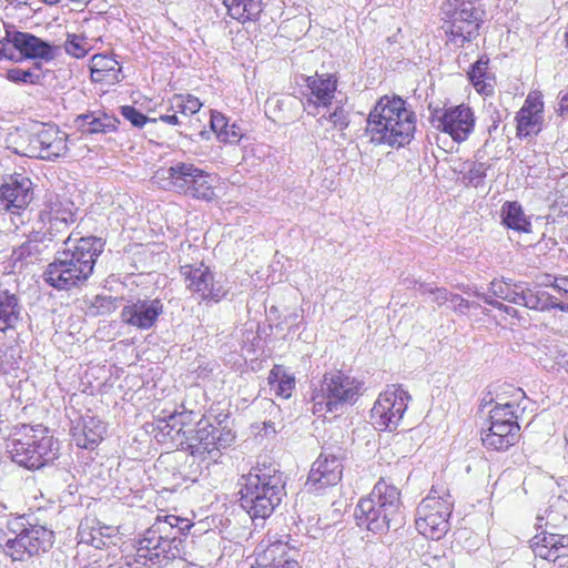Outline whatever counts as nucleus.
Returning a JSON list of instances; mask_svg holds the SVG:
<instances>
[{"label": "nucleus", "mask_w": 568, "mask_h": 568, "mask_svg": "<svg viewBox=\"0 0 568 568\" xmlns=\"http://www.w3.org/2000/svg\"><path fill=\"white\" fill-rule=\"evenodd\" d=\"M235 440V434L225 426H214L209 420L200 418L195 428L184 430L185 449L201 462L216 463L222 449L230 447Z\"/></svg>", "instance_id": "obj_9"}, {"label": "nucleus", "mask_w": 568, "mask_h": 568, "mask_svg": "<svg viewBox=\"0 0 568 568\" xmlns=\"http://www.w3.org/2000/svg\"><path fill=\"white\" fill-rule=\"evenodd\" d=\"M116 123L115 118L101 111L80 114L74 120L77 129L83 134L112 132L116 129Z\"/></svg>", "instance_id": "obj_31"}, {"label": "nucleus", "mask_w": 568, "mask_h": 568, "mask_svg": "<svg viewBox=\"0 0 568 568\" xmlns=\"http://www.w3.org/2000/svg\"><path fill=\"white\" fill-rule=\"evenodd\" d=\"M447 494H449V493L447 490H445L443 487L438 488L437 486H433L427 496L434 495V497H439L442 500V499H446Z\"/></svg>", "instance_id": "obj_55"}, {"label": "nucleus", "mask_w": 568, "mask_h": 568, "mask_svg": "<svg viewBox=\"0 0 568 568\" xmlns=\"http://www.w3.org/2000/svg\"><path fill=\"white\" fill-rule=\"evenodd\" d=\"M485 303L504 312L505 314H507L510 317H516L518 320L520 318L519 311L513 306L506 305V304H504L497 300H494V298H485Z\"/></svg>", "instance_id": "obj_51"}, {"label": "nucleus", "mask_w": 568, "mask_h": 568, "mask_svg": "<svg viewBox=\"0 0 568 568\" xmlns=\"http://www.w3.org/2000/svg\"><path fill=\"white\" fill-rule=\"evenodd\" d=\"M98 528H102V532H103V538L104 537H111L112 536V532H113V529L111 527H102V526H99Z\"/></svg>", "instance_id": "obj_61"}, {"label": "nucleus", "mask_w": 568, "mask_h": 568, "mask_svg": "<svg viewBox=\"0 0 568 568\" xmlns=\"http://www.w3.org/2000/svg\"><path fill=\"white\" fill-rule=\"evenodd\" d=\"M486 176L485 163H474L467 172V178L474 186H478Z\"/></svg>", "instance_id": "obj_49"}, {"label": "nucleus", "mask_w": 568, "mask_h": 568, "mask_svg": "<svg viewBox=\"0 0 568 568\" xmlns=\"http://www.w3.org/2000/svg\"><path fill=\"white\" fill-rule=\"evenodd\" d=\"M354 516L357 526L374 534L397 529L404 523L400 490L381 478L372 491L358 500Z\"/></svg>", "instance_id": "obj_3"}, {"label": "nucleus", "mask_w": 568, "mask_h": 568, "mask_svg": "<svg viewBox=\"0 0 568 568\" xmlns=\"http://www.w3.org/2000/svg\"><path fill=\"white\" fill-rule=\"evenodd\" d=\"M434 125L452 136L455 142L468 139L475 128L473 110L465 104L437 110L433 114Z\"/></svg>", "instance_id": "obj_16"}, {"label": "nucleus", "mask_w": 568, "mask_h": 568, "mask_svg": "<svg viewBox=\"0 0 568 568\" xmlns=\"http://www.w3.org/2000/svg\"><path fill=\"white\" fill-rule=\"evenodd\" d=\"M450 304H452V308L455 313H458V314H466V312L470 308V307H477L478 304L474 303V302H469L468 300H465L463 296H460L459 294H452V297H450Z\"/></svg>", "instance_id": "obj_48"}, {"label": "nucleus", "mask_w": 568, "mask_h": 568, "mask_svg": "<svg viewBox=\"0 0 568 568\" xmlns=\"http://www.w3.org/2000/svg\"><path fill=\"white\" fill-rule=\"evenodd\" d=\"M42 2H44L45 4H49V6H60L62 8V0H41Z\"/></svg>", "instance_id": "obj_63"}, {"label": "nucleus", "mask_w": 568, "mask_h": 568, "mask_svg": "<svg viewBox=\"0 0 568 568\" xmlns=\"http://www.w3.org/2000/svg\"><path fill=\"white\" fill-rule=\"evenodd\" d=\"M241 507L252 519H266L281 505L285 490V475L274 463H257L241 478Z\"/></svg>", "instance_id": "obj_1"}, {"label": "nucleus", "mask_w": 568, "mask_h": 568, "mask_svg": "<svg viewBox=\"0 0 568 568\" xmlns=\"http://www.w3.org/2000/svg\"><path fill=\"white\" fill-rule=\"evenodd\" d=\"M559 106H560V110L564 112V111H567L568 112V92L561 97L560 99V102H559Z\"/></svg>", "instance_id": "obj_60"}, {"label": "nucleus", "mask_w": 568, "mask_h": 568, "mask_svg": "<svg viewBox=\"0 0 568 568\" xmlns=\"http://www.w3.org/2000/svg\"><path fill=\"white\" fill-rule=\"evenodd\" d=\"M417 290L422 295H426V294L432 295L435 287H433L432 285H429L427 283H418Z\"/></svg>", "instance_id": "obj_56"}, {"label": "nucleus", "mask_w": 568, "mask_h": 568, "mask_svg": "<svg viewBox=\"0 0 568 568\" xmlns=\"http://www.w3.org/2000/svg\"><path fill=\"white\" fill-rule=\"evenodd\" d=\"M158 187L196 200L211 202L215 199L213 176L191 162H175L159 169L152 176Z\"/></svg>", "instance_id": "obj_7"}, {"label": "nucleus", "mask_w": 568, "mask_h": 568, "mask_svg": "<svg viewBox=\"0 0 568 568\" xmlns=\"http://www.w3.org/2000/svg\"><path fill=\"white\" fill-rule=\"evenodd\" d=\"M63 253H69V261L79 268L80 278H90L93 274L97 258L103 252L104 241L97 236L73 239L69 235L62 240Z\"/></svg>", "instance_id": "obj_14"}, {"label": "nucleus", "mask_w": 568, "mask_h": 568, "mask_svg": "<svg viewBox=\"0 0 568 568\" xmlns=\"http://www.w3.org/2000/svg\"><path fill=\"white\" fill-rule=\"evenodd\" d=\"M445 36H473L484 22V11L470 0H445L442 3Z\"/></svg>", "instance_id": "obj_11"}, {"label": "nucleus", "mask_w": 568, "mask_h": 568, "mask_svg": "<svg viewBox=\"0 0 568 568\" xmlns=\"http://www.w3.org/2000/svg\"><path fill=\"white\" fill-rule=\"evenodd\" d=\"M199 397H204L203 390L197 386L190 388L185 399L182 403V410L171 414L169 416L168 424H165L163 427H159L161 429H164L165 427L174 429L178 425H180V428L176 432L178 434L182 433L184 435V430L190 429L186 428L187 426H191L192 424L196 425V422L200 418H204L203 406L200 405L196 400Z\"/></svg>", "instance_id": "obj_25"}, {"label": "nucleus", "mask_w": 568, "mask_h": 568, "mask_svg": "<svg viewBox=\"0 0 568 568\" xmlns=\"http://www.w3.org/2000/svg\"><path fill=\"white\" fill-rule=\"evenodd\" d=\"M566 453L568 454V428L565 430Z\"/></svg>", "instance_id": "obj_64"}, {"label": "nucleus", "mask_w": 568, "mask_h": 568, "mask_svg": "<svg viewBox=\"0 0 568 568\" xmlns=\"http://www.w3.org/2000/svg\"><path fill=\"white\" fill-rule=\"evenodd\" d=\"M33 199L32 182L22 174L3 179L0 185V210L20 216Z\"/></svg>", "instance_id": "obj_19"}, {"label": "nucleus", "mask_w": 568, "mask_h": 568, "mask_svg": "<svg viewBox=\"0 0 568 568\" xmlns=\"http://www.w3.org/2000/svg\"><path fill=\"white\" fill-rule=\"evenodd\" d=\"M518 404L515 400L505 403H496L489 412V425H497L501 423L518 424Z\"/></svg>", "instance_id": "obj_36"}, {"label": "nucleus", "mask_w": 568, "mask_h": 568, "mask_svg": "<svg viewBox=\"0 0 568 568\" xmlns=\"http://www.w3.org/2000/svg\"><path fill=\"white\" fill-rule=\"evenodd\" d=\"M268 384L277 396L288 398L295 387V378L287 375L283 366L275 365L268 374Z\"/></svg>", "instance_id": "obj_35"}, {"label": "nucleus", "mask_w": 568, "mask_h": 568, "mask_svg": "<svg viewBox=\"0 0 568 568\" xmlns=\"http://www.w3.org/2000/svg\"><path fill=\"white\" fill-rule=\"evenodd\" d=\"M227 13L241 22L255 20L262 12V0H222Z\"/></svg>", "instance_id": "obj_32"}, {"label": "nucleus", "mask_w": 568, "mask_h": 568, "mask_svg": "<svg viewBox=\"0 0 568 568\" xmlns=\"http://www.w3.org/2000/svg\"><path fill=\"white\" fill-rule=\"evenodd\" d=\"M39 222L50 243H59L75 222L74 204L59 196H50L39 212Z\"/></svg>", "instance_id": "obj_13"}, {"label": "nucleus", "mask_w": 568, "mask_h": 568, "mask_svg": "<svg viewBox=\"0 0 568 568\" xmlns=\"http://www.w3.org/2000/svg\"><path fill=\"white\" fill-rule=\"evenodd\" d=\"M541 104H525L517 115V134L527 136L530 133H537L541 123Z\"/></svg>", "instance_id": "obj_33"}, {"label": "nucleus", "mask_w": 568, "mask_h": 568, "mask_svg": "<svg viewBox=\"0 0 568 568\" xmlns=\"http://www.w3.org/2000/svg\"><path fill=\"white\" fill-rule=\"evenodd\" d=\"M122 116L131 122L136 128H142L146 122H155L156 119H150L144 115L142 112L136 110L132 105H123L121 106Z\"/></svg>", "instance_id": "obj_44"}, {"label": "nucleus", "mask_w": 568, "mask_h": 568, "mask_svg": "<svg viewBox=\"0 0 568 568\" xmlns=\"http://www.w3.org/2000/svg\"><path fill=\"white\" fill-rule=\"evenodd\" d=\"M229 120L220 112H212L211 114V128L216 133L220 140V133L227 129Z\"/></svg>", "instance_id": "obj_50"}, {"label": "nucleus", "mask_w": 568, "mask_h": 568, "mask_svg": "<svg viewBox=\"0 0 568 568\" xmlns=\"http://www.w3.org/2000/svg\"><path fill=\"white\" fill-rule=\"evenodd\" d=\"M164 306L159 298L128 301L121 310L122 322L141 331L152 328L163 314Z\"/></svg>", "instance_id": "obj_23"}, {"label": "nucleus", "mask_w": 568, "mask_h": 568, "mask_svg": "<svg viewBox=\"0 0 568 568\" xmlns=\"http://www.w3.org/2000/svg\"><path fill=\"white\" fill-rule=\"evenodd\" d=\"M551 286L568 298V277L556 278Z\"/></svg>", "instance_id": "obj_53"}, {"label": "nucleus", "mask_w": 568, "mask_h": 568, "mask_svg": "<svg viewBox=\"0 0 568 568\" xmlns=\"http://www.w3.org/2000/svg\"><path fill=\"white\" fill-rule=\"evenodd\" d=\"M53 544L54 532L24 515L9 518L0 537L1 549L13 561H27L49 551Z\"/></svg>", "instance_id": "obj_4"}, {"label": "nucleus", "mask_w": 568, "mask_h": 568, "mask_svg": "<svg viewBox=\"0 0 568 568\" xmlns=\"http://www.w3.org/2000/svg\"><path fill=\"white\" fill-rule=\"evenodd\" d=\"M452 294L447 288L445 287H435L433 291V302L436 303L438 306L444 305L445 303L450 301Z\"/></svg>", "instance_id": "obj_52"}, {"label": "nucleus", "mask_w": 568, "mask_h": 568, "mask_svg": "<svg viewBox=\"0 0 568 568\" xmlns=\"http://www.w3.org/2000/svg\"><path fill=\"white\" fill-rule=\"evenodd\" d=\"M342 475L341 457L322 453L312 464L305 488L315 494H323L327 488L336 486L342 480Z\"/></svg>", "instance_id": "obj_18"}, {"label": "nucleus", "mask_w": 568, "mask_h": 568, "mask_svg": "<svg viewBox=\"0 0 568 568\" xmlns=\"http://www.w3.org/2000/svg\"><path fill=\"white\" fill-rule=\"evenodd\" d=\"M503 224L517 232H529L530 222L518 202H505L501 206Z\"/></svg>", "instance_id": "obj_34"}, {"label": "nucleus", "mask_w": 568, "mask_h": 568, "mask_svg": "<svg viewBox=\"0 0 568 568\" xmlns=\"http://www.w3.org/2000/svg\"><path fill=\"white\" fill-rule=\"evenodd\" d=\"M466 293H469L480 300H483L485 302V298H493L490 294H485V293H481L479 292L478 290H474V291H465Z\"/></svg>", "instance_id": "obj_59"}, {"label": "nucleus", "mask_w": 568, "mask_h": 568, "mask_svg": "<svg viewBox=\"0 0 568 568\" xmlns=\"http://www.w3.org/2000/svg\"><path fill=\"white\" fill-rule=\"evenodd\" d=\"M67 151V133L57 126L47 125L30 136L26 155L52 161Z\"/></svg>", "instance_id": "obj_21"}, {"label": "nucleus", "mask_w": 568, "mask_h": 568, "mask_svg": "<svg viewBox=\"0 0 568 568\" xmlns=\"http://www.w3.org/2000/svg\"><path fill=\"white\" fill-rule=\"evenodd\" d=\"M489 58L484 54L471 65L470 71H468L469 81L479 93L487 94L491 91V87L485 82Z\"/></svg>", "instance_id": "obj_37"}, {"label": "nucleus", "mask_w": 568, "mask_h": 568, "mask_svg": "<svg viewBox=\"0 0 568 568\" xmlns=\"http://www.w3.org/2000/svg\"><path fill=\"white\" fill-rule=\"evenodd\" d=\"M551 304H552L551 310L558 308V310H560L562 312H568V303L567 304L566 303H559V302L556 301V298L554 296H552V303Z\"/></svg>", "instance_id": "obj_58"}, {"label": "nucleus", "mask_w": 568, "mask_h": 568, "mask_svg": "<svg viewBox=\"0 0 568 568\" xmlns=\"http://www.w3.org/2000/svg\"><path fill=\"white\" fill-rule=\"evenodd\" d=\"M171 110L175 113H180L183 116H191L200 111L202 103L201 101L191 95L175 94L170 100Z\"/></svg>", "instance_id": "obj_39"}, {"label": "nucleus", "mask_w": 568, "mask_h": 568, "mask_svg": "<svg viewBox=\"0 0 568 568\" xmlns=\"http://www.w3.org/2000/svg\"><path fill=\"white\" fill-rule=\"evenodd\" d=\"M23 305L17 278L4 275L0 282V337L22 321Z\"/></svg>", "instance_id": "obj_20"}, {"label": "nucleus", "mask_w": 568, "mask_h": 568, "mask_svg": "<svg viewBox=\"0 0 568 568\" xmlns=\"http://www.w3.org/2000/svg\"><path fill=\"white\" fill-rule=\"evenodd\" d=\"M54 48L41 38H0V59L20 61L23 59L52 60Z\"/></svg>", "instance_id": "obj_22"}, {"label": "nucleus", "mask_w": 568, "mask_h": 568, "mask_svg": "<svg viewBox=\"0 0 568 568\" xmlns=\"http://www.w3.org/2000/svg\"><path fill=\"white\" fill-rule=\"evenodd\" d=\"M416 114L400 97H382L367 119V132L377 144L402 148L410 143L416 131Z\"/></svg>", "instance_id": "obj_2"}, {"label": "nucleus", "mask_w": 568, "mask_h": 568, "mask_svg": "<svg viewBox=\"0 0 568 568\" xmlns=\"http://www.w3.org/2000/svg\"><path fill=\"white\" fill-rule=\"evenodd\" d=\"M453 504L450 494H447L446 499L442 500L439 497H434V495L427 496L418 506H424L426 514H439V511H444V507L448 508L449 514H452Z\"/></svg>", "instance_id": "obj_41"}, {"label": "nucleus", "mask_w": 568, "mask_h": 568, "mask_svg": "<svg viewBox=\"0 0 568 568\" xmlns=\"http://www.w3.org/2000/svg\"><path fill=\"white\" fill-rule=\"evenodd\" d=\"M186 288L197 294L201 301L219 303L223 300L227 290L214 280V274L209 266L186 264L181 266Z\"/></svg>", "instance_id": "obj_17"}, {"label": "nucleus", "mask_w": 568, "mask_h": 568, "mask_svg": "<svg viewBox=\"0 0 568 568\" xmlns=\"http://www.w3.org/2000/svg\"><path fill=\"white\" fill-rule=\"evenodd\" d=\"M7 450L16 464L27 469H40L59 454V443L41 424L21 425L11 435Z\"/></svg>", "instance_id": "obj_5"}, {"label": "nucleus", "mask_w": 568, "mask_h": 568, "mask_svg": "<svg viewBox=\"0 0 568 568\" xmlns=\"http://www.w3.org/2000/svg\"><path fill=\"white\" fill-rule=\"evenodd\" d=\"M164 531L165 528L159 523L148 529L139 540L136 557L144 560L146 568H162L163 564H169L181 554V537L175 534L163 535Z\"/></svg>", "instance_id": "obj_10"}, {"label": "nucleus", "mask_w": 568, "mask_h": 568, "mask_svg": "<svg viewBox=\"0 0 568 568\" xmlns=\"http://www.w3.org/2000/svg\"><path fill=\"white\" fill-rule=\"evenodd\" d=\"M6 36H18V37H21V36H32V34L28 33V32H22V31L10 32L9 30H6Z\"/></svg>", "instance_id": "obj_62"}, {"label": "nucleus", "mask_w": 568, "mask_h": 568, "mask_svg": "<svg viewBox=\"0 0 568 568\" xmlns=\"http://www.w3.org/2000/svg\"><path fill=\"white\" fill-rule=\"evenodd\" d=\"M105 425L94 416H85L82 423L73 427L72 437L75 445L84 449H93L102 440Z\"/></svg>", "instance_id": "obj_30"}, {"label": "nucleus", "mask_w": 568, "mask_h": 568, "mask_svg": "<svg viewBox=\"0 0 568 568\" xmlns=\"http://www.w3.org/2000/svg\"><path fill=\"white\" fill-rule=\"evenodd\" d=\"M308 93H305L306 101L304 109L308 114L317 115L321 108H328L332 104L337 80L332 74H315L302 77Z\"/></svg>", "instance_id": "obj_24"}, {"label": "nucleus", "mask_w": 568, "mask_h": 568, "mask_svg": "<svg viewBox=\"0 0 568 568\" xmlns=\"http://www.w3.org/2000/svg\"><path fill=\"white\" fill-rule=\"evenodd\" d=\"M85 38H72L64 43L65 52L77 59L84 58L89 49L82 43Z\"/></svg>", "instance_id": "obj_46"}, {"label": "nucleus", "mask_w": 568, "mask_h": 568, "mask_svg": "<svg viewBox=\"0 0 568 568\" xmlns=\"http://www.w3.org/2000/svg\"><path fill=\"white\" fill-rule=\"evenodd\" d=\"M242 136V129L236 123H229L227 129L220 133V141L233 144L237 143Z\"/></svg>", "instance_id": "obj_47"}, {"label": "nucleus", "mask_w": 568, "mask_h": 568, "mask_svg": "<svg viewBox=\"0 0 568 568\" xmlns=\"http://www.w3.org/2000/svg\"><path fill=\"white\" fill-rule=\"evenodd\" d=\"M49 235L44 232H38L32 237L23 242L12 252V261L14 265L20 263V267L24 265L40 262L53 251L58 243H50Z\"/></svg>", "instance_id": "obj_26"}, {"label": "nucleus", "mask_w": 568, "mask_h": 568, "mask_svg": "<svg viewBox=\"0 0 568 568\" xmlns=\"http://www.w3.org/2000/svg\"><path fill=\"white\" fill-rule=\"evenodd\" d=\"M518 285V281H514L511 278H503V280H493L489 284V293L491 297L501 298L508 303H513L516 300V291Z\"/></svg>", "instance_id": "obj_38"}, {"label": "nucleus", "mask_w": 568, "mask_h": 568, "mask_svg": "<svg viewBox=\"0 0 568 568\" xmlns=\"http://www.w3.org/2000/svg\"><path fill=\"white\" fill-rule=\"evenodd\" d=\"M79 268L69 261V253H63L60 248L55 251L52 262H50L42 272L43 282L57 290L70 292L81 290L87 285L90 278H80Z\"/></svg>", "instance_id": "obj_15"}, {"label": "nucleus", "mask_w": 568, "mask_h": 568, "mask_svg": "<svg viewBox=\"0 0 568 568\" xmlns=\"http://www.w3.org/2000/svg\"><path fill=\"white\" fill-rule=\"evenodd\" d=\"M323 120L329 121L333 128L339 131L345 130L349 124L348 112L342 105H336L333 112L327 116L323 115L320 118L318 122L323 123Z\"/></svg>", "instance_id": "obj_43"}, {"label": "nucleus", "mask_w": 568, "mask_h": 568, "mask_svg": "<svg viewBox=\"0 0 568 568\" xmlns=\"http://www.w3.org/2000/svg\"><path fill=\"white\" fill-rule=\"evenodd\" d=\"M449 516L450 514L446 507L439 514H426V508L418 506L416 510V529L426 538L439 540L449 529Z\"/></svg>", "instance_id": "obj_28"}, {"label": "nucleus", "mask_w": 568, "mask_h": 568, "mask_svg": "<svg viewBox=\"0 0 568 568\" xmlns=\"http://www.w3.org/2000/svg\"><path fill=\"white\" fill-rule=\"evenodd\" d=\"M520 426L513 423L489 425L481 432V440L486 448L493 450H507L514 446L520 437Z\"/></svg>", "instance_id": "obj_27"}, {"label": "nucleus", "mask_w": 568, "mask_h": 568, "mask_svg": "<svg viewBox=\"0 0 568 568\" xmlns=\"http://www.w3.org/2000/svg\"><path fill=\"white\" fill-rule=\"evenodd\" d=\"M362 383L342 371H332L324 374L320 388L312 395V410L315 415L325 416L326 413H337L344 405L357 402Z\"/></svg>", "instance_id": "obj_8"}, {"label": "nucleus", "mask_w": 568, "mask_h": 568, "mask_svg": "<svg viewBox=\"0 0 568 568\" xmlns=\"http://www.w3.org/2000/svg\"><path fill=\"white\" fill-rule=\"evenodd\" d=\"M7 79L16 83H38L40 75L31 72L30 70H23L20 68H13L7 71Z\"/></svg>", "instance_id": "obj_45"}, {"label": "nucleus", "mask_w": 568, "mask_h": 568, "mask_svg": "<svg viewBox=\"0 0 568 568\" xmlns=\"http://www.w3.org/2000/svg\"><path fill=\"white\" fill-rule=\"evenodd\" d=\"M568 515V499L562 496H552L548 506L539 511L536 526L542 528L530 540V547L536 557L548 561H556L568 556V534H560Z\"/></svg>", "instance_id": "obj_6"}, {"label": "nucleus", "mask_w": 568, "mask_h": 568, "mask_svg": "<svg viewBox=\"0 0 568 568\" xmlns=\"http://www.w3.org/2000/svg\"><path fill=\"white\" fill-rule=\"evenodd\" d=\"M165 525H168L171 529V531L168 532L169 535L172 536L173 534H175L181 538L183 536H186L187 531H190V529L193 527V523H191L189 519L181 518L174 515L165 516V520L163 521V524L161 523V526L165 528Z\"/></svg>", "instance_id": "obj_42"}, {"label": "nucleus", "mask_w": 568, "mask_h": 568, "mask_svg": "<svg viewBox=\"0 0 568 568\" xmlns=\"http://www.w3.org/2000/svg\"><path fill=\"white\" fill-rule=\"evenodd\" d=\"M90 0H62V8H67L70 3H73L78 7L85 6Z\"/></svg>", "instance_id": "obj_57"}, {"label": "nucleus", "mask_w": 568, "mask_h": 568, "mask_svg": "<svg viewBox=\"0 0 568 568\" xmlns=\"http://www.w3.org/2000/svg\"><path fill=\"white\" fill-rule=\"evenodd\" d=\"M161 121H163L164 123H168L170 125H178L181 123L179 116H178V113H173V114H163V115H160L159 118Z\"/></svg>", "instance_id": "obj_54"}, {"label": "nucleus", "mask_w": 568, "mask_h": 568, "mask_svg": "<svg viewBox=\"0 0 568 568\" xmlns=\"http://www.w3.org/2000/svg\"><path fill=\"white\" fill-rule=\"evenodd\" d=\"M410 395L400 385H390L379 394L372 408L374 424L381 430H395L402 420Z\"/></svg>", "instance_id": "obj_12"}, {"label": "nucleus", "mask_w": 568, "mask_h": 568, "mask_svg": "<svg viewBox=\"0 0 568 568\" xmlns=\"http://www.w3.org/2000/svg\"><path fill=\"white\" fill-rule=\"evenodd\" d=\"M518 285L520 288L517 287L514 304L538 312H548L551 310L552 296L541 290L539 285H531L524 281H518Z\"/></svg>", "instance_id": "obj_29"}, {"label": "nucleus", "mask_w": 568, "mask_h": 568, "mask_svg": "<svg viewBox=\"0 0 568 568\" xmlns=\"http://www.w3.org/2000/svg\"><path fill=\"white\" fill-rule=\"evenodd\" d=\"M78 538L80 544H87L97 549H101L105 546L102 528H97L90 525L88 520L80 524Z\"/></svg>", "instance_id": "obj_40"}]
</instances>
